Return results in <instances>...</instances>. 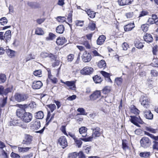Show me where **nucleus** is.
<instances>
[{
	"mask_svg": "<svg viewBox=\"0 0 158 158\" xmlns=\"http://www.w3.org/2000/svg\"><path fill=\"white\" fill-rule=\"evenodd\" d=\"M16 115L22 121L26 123L30 122L33 117L31 113L26 112L23 109H18L16 111Z\"/></svg>",
	"mask_w": 158,
	"mask_h": 158,
	"instance_id": "f257e3e1",
	"label": "nucleus"
},
{
	"mask_svg": "<svg viewBox=\"0 0 158 158\" xmlns=\"http://www.w3.org/2000/svg\"><path fill=\"white\" fill-rule=\"evenodd\" d=\"M93 130V134L92 136L87 138H83L81 139L85 142L91 141L93 137L95 138L99 137L101 135L100 129L99 127H97L94 129L92 128Z\"/></svg>",
	"mask_w": 158,
	"mask_h": 158,
	"instance_id": "f03ea898",
	"label": "nucleus"
},
{
	"mask_svg": "<svg viewBox=\"0 0 158 158\" xmlns=\"http://www.w3.org/2000/svg\"><path fill=\"white\" fill-rule=\"evenodd\" d=\"M141 146L144 148H147L151 144V141L149 138L144 137H142L140 140Z\"/></svg>",
	"mask_w": 158,
	"mask_h": 158,
	"instance_id": "7ed1b4c3",
	"label": "nucleus"
},
{
	"mask_svg": "<svg viewBox=\"0 0 158 158\" xmlns=\"http://www.w3.org/2000/svg\"><path fill=\"white\" fill-rule=\"evenodd\" d=\"M130 117L131 119L130 120L131 122L138 127H140L139 123L141 124H143L144 123V122L142 120L139 116H131Z\"/></svg>",
	"mask_w": 158,
	"mask_h": 158,
	"instance_id": "20e7f679",
	"label": "nucleus"
},
{
	"mask_svg": "<svg viewBox=\"0 0 158 158\" xmlns=\"http://www.w3.org/2000/svg\"><path fill=\"white\" fill-rule=\"evenodd\" d=\"M11 37V31L10 30L6 31L4 35V32H0V39L6 42L9 41Z\"/></svg>",
	"mask_w": 158,
	"mask_h": 158,
	"instance_id": "39448f33",
	"label": "nucleus"
},
{
	"mask_svg": "<svg viewBox=\"0 0 158 158\" xmlns=\"http://www.w3.org/2000/svg\"><path fill=\"white\" fill-rule=\"evenodd\" d=\"M141 104L146 108H148L150 103V99L146 96H142L140 99Z\"/></svg>",
	"mask_w": 158,
	"mask_h": 158,
	"instance_id": "423d86ee",
	"label": "nucleus"
},
{
	"mask_svg": "<svg viewBox=\"0 0 158 158\" xmlns=\"http://www.w3.org/2000/svg\"><path fill=\"white\" fill-rule=\"evenodd\" d=\"M28 97L27 94L16 93L14 95V98L16 101L20 102L25 101Z\"/></svg>",
	"mask_w": 158,
	"mask_h": 158,
	"instance_id": "0eeeda50",
	"label": "nucleus"
},
{
	"mask_svg": "<svg viewBox=\"0 0 158 158\" xmlns=\"http://www.w3.org/2000/svg\"><path fill=\"white\" fill-rule=\"evenodd\" d=\"M94 71V69L91 67H85L80 70V73L82 75H89Z\"/></svg>",
	"mask_w": 158,
	"mask_h": 158,
	"instance_id": "6e6552de",
	"label": "nucleus"
},
{
	"mask_svg": "<svg viewBox=\"0 0 158 158\" xmlns=\"http://www.w3.org/2000/svg\"><path fill=\"white\" fill-rule=\"evenodd\" d=\"M61 82L66 85L67 86L69 87V89L72 90H75L76 89L75 82L73 81H64L61 80Z\"/></svg>",
	"mask_w": 158,
	"mask_h": 158,
	"instance_id": "1a4fd4ad",
	"label": "nucleus"
},
{
	"mask_svg": "<svg viewBox=\"0 0 158 158\" xmlns=\"http://www.w3.org/2000/svg\"><path fill=\"white\" fill-rule=\"evenodd\" d=\"M91 58V54L87 53L86 51H85L84 52L82 57L83 61L85 62H89L90 61Z\"/></svg>",
	"mask_w": 158,
	"mask_h": 158,
	"instance_id": "9d476101",
	"label": "nucleus"
},
{
	"mask_svg": "<svg viewBox=\"0 0 158 158\" xmlns=\"http://www.w3.org/2000/svg\"><path fill=\"white\" fill-rule=\"evenodd\" d=\"M58 142L63 148L67 146V142L66 138L64 136H61Z\"/></svg>",
	"mask_w": 158,
	"mask_h": 158,
	"instance_id": "9b49d317",
	"label": "nucleus"
},
{
	"mask_svg": "<svg viewBox=\"0 0 158 158\" xmlns=\"http://www.w3.org/2000/svg\"><path fill=\"white\" fill-rule=\"evenodd\" d=\"M101 96V92L100 91L96 90L94 92L89 96L91 100H96L97 98H99Z\"/></svg>",
	"mask_w": 158,
	"mask_h": 158,
	"instance_id": "f8f14e48",
	"label": "nucleus"
},
{
	"mask_svg": "<svg viewBox=\"0 0 158 158\" xmlns=\"http://www.w3.org/2000/svg\"><path fill=\"white\" fill-rule=\"evenodd\" d=\"M31 125L33 129L36 130L40 127V122L38 120L36 119L31 123Z\"/></svg>",
	"mask_w": 158,
	"mask_h": 158,
	"instance_id": "ddd939ff",
	"label": "nucleus"
},
{
	"mask_svg": "<svg viewBox=\"0 0 158 158\" xmlns=\"http://www.w3.org/2000/svg\"><path fill=\"white\" fill-rule=\"evenodd\" d=\"M143 116L147 119L152 120L153 118V115L149 110H146L143 111Z\"/></svg>",
	"mask_w": 158,
	"mask_h": 158,
	"instance_id": "4468645a",
	"label": "nucleus"
},
{
	"mask_svg": "<svg viewBox=\"0 0 158 158\" xmlns=\"http://www.w3.org/2000/svg\"><path fill=\"white\" fill-rule=\"evenodd\" d=\"M40 56L43 58L49 57L51 59L55 60L56 59L55 56L51 53L42 52L40 54Z\"/></svg>",
	"mask_w": 158,
	"mask_h": 158,
	"instance_id": "2eb2a0df",
	"label": "nucleus"
},
{
	"mask_svg": "<svg viewBox=\"0 0 158 158\" xmlns=\"http://www.w3.org/2000/svg\"><path fill=\"white\" fill-rule=\"evenodd\" d=\"M133 1V0H118V2L119 5L124 6L131 4Z\"/></svg>",
	"mask_w": 158,
	"mask_h": 158,
	"instance_id": "dca6fc26",
	"label": "nucleus"
},
{
	"mask_svg": "<svg viewBox=\"0 0 158 158\" xmlns=\"http://www.w3.org/2000/svg\"><path fill=\"white\" fill-rule=\"evenodd\" d=\"M43 84L40 81H34L33 82L32 87L34 89H39L42 86Z\"/></svg>",
	"mask_w": 158,
	"mask_h": 158,
	"instance_id": "f3484780",
	"label": "nucleus"
},
{
	"mask_svg": "<svg viewBox=\"0 0 158 158\" xmlns=\"http://www.w3.org/2000/svg\"><path fill=\"white\" fill-rule=\"evenodd\" d=\"M27 5L29 6L33 9L39 8L40 7V3L37 2H28Z\"/></svg>",
	"mask_w": 158,
	"mask_h": 158,
	"instance_id": "a211bd4d",
	"label": "nucleus"
},
{
	"mask_svg": "<svg viewBox=\"0 0 158 158\" xmlns=\"http://www.w3.org/2000/svg\"><path fill=\"white\" fill-rule=\"evenodd\" d=\"M145 41L147 43L152 42L153 40L152 36L150 34L146 33L143 36Z\"/></svg>",
	"mask_w": 158,
	"mask_h": 158,
	"instance_id": "6ab92c4d",
	"label": "nucleus"
},
{
	"mask_svg": "<svg viewBox=\"0 0 158 158\" xmlns=\"http://www.w3.org/2000/svg\"><path fill=\"white\" fill-rule=\"evenodd\" d=\"M134 27V24L133 23H129L125 25L124 27V28L125 31H128L131 30Z\"/></svg>",
	"mask_w": 158,
	"mask_h": 158,
	"instance_id": "aec40b11",
	"label": "nucleus"
},
{
	"mask_svg": "<svg viewBox=\"0 0 158 158\" xmlns=\"http://www.w3.org/2000/svg\"><path fill=\"white\" fill-rule=\"evenodd\" d=\"M32 140V136L29 135H27L25 137V139L23 141L22 143L26 145L31 144Z\"/></svg>",
	"mask_w": 158,
	"mask_h": 158,
	"instance_id": "412c9836",
	"label": "nucleus"
},
{
	"mask_svg": "<svg viewBox=\"0 0 158 158\" xmlns=\"http://www.w3.org/2000/svg\"><path fill=\"white\" fill-rule=\"evenodd\" d=\"M9 125L11 126H17L20 127L22 126V125L20 121L16 120H12L10 121Z\"/></svg>",
	"mask_w": 158,
	"mask_h": 158,
	"instance_id": "4be33fe9",
	"label": "nucleus"
},
{
	"mask_svg": "<svg viewBox=\"0 0 158 158\" xmlns=\"http://www.w3.org/2000/svg\"><path fill=\"white\" fill-rule=\"evenodd\" d=\"M6 52L8 56L10 58H12L15 56L16 52L10 49L6 50Z\"/></svg>",
	"mask_w": 158,
	"mask_h": 158,
	"instance_id": "5701e85b",
	"label": "nucleus"
},
{
	"mask_svg": "<svg viewBox=\"0 0 158 158\" xmlns=\"http://www.w3.org/2000/svg\"><path fill=\"white\" fill-rule=\"evenodd\" d=\"M87 130V128L85 127H81L79 129V133L81 135H82V137H85L86 136Z\"/></svg>",
	"mask_w": 158,
	"mask_h": 158,
	"instance_id": "b1692460",
	"label": "nucleus"
},
{
	"mask_svg": "<svg viewBox=\"0 0 158 158\" xmlns=\"http://www.w3.org/2000/svg\"><path fill=\"white\" fill-rule=\"evenodd\" d=\"M66 40L64 37H59L56 40V43L58 45H62L66 43Z\"/></svg>",
	"mask_w": 158,
	"mask_h": 158,
	"instance_id": "393cba45",
	"label": "nucleus"
},
{
	"mask_svg": "<svg viewBox=\"0 0 158 158\" xmlns=\"http://www.w3.org/2000/svg\"><path fill=\"white\" fill-rule=\"evenodd\" d=\"M85 11L90 18H94L95 17L96 13L94 11L89 9H86Z\"/></svg>",
	"mask_w": 158,
	"mask_h": 158,
	"instance_id": "a878e982",
	"label": "nucleus"
},
{
	"mask_svg": "<svg viewBox=\"0 0 158 158\" xmlns=\"http://www.w3.org/2000/svg\"><path fill=\"white\" fill-rule=\"evenodd\" d=\"M31 149V147H18V152L20 153H24L29 151V150Z\"/></svg>",
	"mask_w": 158,
	"mask_h": 158,
	"instance_id": "bb28decb",
	"label": "nucleus"
},
{
	"mask_svg": "<svg viewBox=\"0 0 158 158\" xmlns=\"http://www.w3.org/2000/svg\"><path fill=\"white\" fill-rule=\"evenodd\" d=\"M106 37L103 35L100 36L97 40V44L98 45H102L104 42Z\"/></svg>",
	"mask_w": 158,
	"mask_h": 158,
	"instance_id": "cd10ccee",
	"label": "nucleus"
},
{
	"mask_svg": "<svg viewBox=\"0 0 158 158\" xmlns=\"http://www.w3.org/2000/svg\"><path fill=\"white\" fill-rule=\"evenodd\" d=\"M64 29V26L62 25H60L57 26L56 29V31L57 33L59 34L63 33Z\"/></svg>",
	"mask_w": 158,
	"mask_h": 158,
	"instance_id": "c85d7f7f",
	"label": "nucleus"
},
{
	"mask_svg": "<svg viewBox=\"0 0 158 158\" xmlns=\"http://www.w3.org/2000/svg\"><path fill=\"white\" fill-rule=\"evenodd\" d=\"M96 28L95 24L94 22L91 21L89 24L87 29L90 30L91 31H94Z\"/></svg>",
	"mask_w": 158,
	"mask_h": 158,
	"instance_id": "c756f323",
	"label": "nucleus"
},
{
	"mask_svg": "<svg viewBox=\"0 0 158 158\" xmlns=\"http://www.w3.org/2000/svg\"><path fill=\"white\" fill-rule=\"evenodd\" d=\"M98 66L100 68L105 69L106 66V63L104 60H101L98 63Z\"/></svg>",
	"mask_w": 158,
	"mask_h": 158,
	"instance_id": "7c9ffc66",
	"label": "nucleus"
},
{
	"mask_svg": "<svg viewBox=\"0 0 158 158\" xmlns=\"http://www.w3.org/2000/svg\"><path fill=\"white\" fill-rule=\"evenodd\" d=\"M85 36H84L81 38V40L84 41L82 42V44L85 45L86 48L90 49L91 48V46L87 41H84V39L85 38Z\"/></svg>",
	"mask_w": 158,
	"mask_h": 158,
	"instance_id": "2f4dec72",
	"label": "nucleus"
},
{
	"mask_svg": "<svg viewBox=\"0 0 158 158\" xmlns=\"http://www.w3.org/2000/svg\"><path fill=\"white\" fill-rule=\"evenodd\" d=\"M35 117L37 119H41L44 117L43 112L42 111H39L35 114Z\"/></svg>",
	"mask_w": 158,
	"mask_h": 158,
	"instance_id": "473e14b6",
	"label": "nucleus"
},
{
	"mask_svg": "<svg viewBox=\"0 0 158 158\" xmlns=\"http://www.w3.org/2000/svg\"><path fill=\"white\" fill-rule=\"evenodd\" d=\"M93 79L94 82L96 83H100L102 80V78L100 76L98 75L93 77Z\"/></svg>",
	"mask_w": 158,
	"mask_h": 158,
	"instance_id": "72a5a7b5",
	"label": "nucleus"
},
{
	"mask_svg": "<svg viewBox=\"0 0 158 158\" xmlns=\"http://www.w3.org/2000/svg\"><path fill=\"white\" fill-rule=\"evenodd\" d=\"M77 111L80 113V114H78L77 115H86L87 113L85 112V109L82 108H79L77 110Z\"/></svg>",
	"mask_w": 158,
	"mask_h": 158,
	"instance_id": "f704fd0d",
	"label": "nucleus"
},
{
	"mask_svg": "<svg viewBox=\"0 0 158 158\" xmlns=\"http://www.w3.org/2000/svg\"><path fill=\"white\" fill-rule=\"evenodd\" d=\"M150 152H141L139 154V156L142 157L147 158L150 156Z\"/></svg>",
	"mask_w": 158,
	"mask_h": 158,
	"instance_id": "c9c22d12",
	"label": "nucleus"
},
{
	"mask_svg": "<svg viewBox=\"0 0 158 158\" xmlns=\"http://www.w3.org/2000/svg\"><path fill=\"white\" fill-rule=\"evenodd\" d=\"M35 33L37 35H42L44 34V32L42 28L38 27L36 29Z\"/></svg>",
	"mask_w": 158,
	"mask_h": 158,
	"instance_id": "e433bc0d",
	"label": "nucleus"
},
{
	"mask_svg": "<svg viewBox=\"0 0 158 158\" xmlns=\"http://www.w3.org/2000/svg\"><path fill=\"white\" fill-rule=\"evenodd\" d=\"M125 16L128 19H132L135 17L133 12L127 13L125 14Z\"/></svg>",
	"mask_w": 158,
	"mask_h": 158,
	"instance_id": "4c0bfd02",
	"label": "nucleus"
},
{
	"mask_svg": "<svg viewBox=\"0 0 158 158\" xmlns=\"http://www.w3.org/2000/svg\"><path fill=\"white\" fill-rule=\"evenodd\" d=\"M56 37V36L53 33L50 32L48 36L46 38V39L47 40H52L55 39Z\"/></svg>",
	"mask_w": 158,
	"mask_h": 158,
	"instance_id": "58836bf2",
	"label": "nucleus"
},
{
	"mask_svg": "<svg viewBox=\"0 0 158 158\" xmlns=\"http://www.w3.org/2000/svg\"><path fill=\"white\" fill-rule=\"evenodd\" d=\"M7 97L3 98L0 99V106L3 107L5 106L6 103Z\"/></svg>",
	"mask_w": 158,
	"mask_h": 158,
	"instance_id": "ea45409f",
	"label": "nucleus"
},
{
	"mask_svg": "<svg viewBox=\"0 0 158 158\" xmlns=\"http://www.w3.org/2000/svg\"><path fill=\"white\" fill-rule=\"evenodd\" d=\"M100 73L104 77L107 78L109 81H111V80L110 77V76L109 73L102 71H101Z\"/></svg>",
	"mask_w": 158,
	"mask_h": 158,
	"instance_id": "a19ab883",
	"label": "nucleus"
},
{
	"mask_svg": "<svg viewBox=\"0 0 158 158\" xmlns=\"http://www.w3.org/2000/svg\"><path fill=\"white\" fill-rule=\"evenodd\" d=\"M0 156H1L2 158H7L8 157L7 153L3 149L1 150Z\"/></svg>",
	"mask_w": 158,
	"mask_h": 158,
	"instance_id": "79ce46f5",
	"label": "nucleus"
},
{
	"mask_svg": "<svg viewBox=\"0 0 158 158\" xmlns=\"http://www.w3.org/2000/svg\"><path fill=\"white\" fill-rule=\"evenodd\" d=\"M6 77L4 74H0V83H4L6 81Z\"/></svg>",
	"mask_w": 158,
	"mask_h": 158,
	"instance_id": "37998d69",
	"label": "nucleus"
},
{
	"mask_svg": "<svg viewBox=\"0 0 158 158\" xmlns=\"http://www.w3.org/2000/svg\"><path fill=\"white\" fill-rule=\"evenodd\" d=\"M81 138L80 139H77L76 138L74 139L75 143L77 144V145L78 146V148H80L82 144V142L81 141Z\"/></svg>",
	"mask_w": 158,
	"mask_h": 158,
	"instance_id": "c03bdc74",
	"label": "nucleus"
},
{
	"mask_svg": "<svg viewBox=\"0 0 158 158\" xmlns=\"http://www.w3.org/2000/svg\"><path fill=\"white\" fill-rule=\"evenodd\" d=\"M149 25L147 24H145L142 25L141 29L144 32H146L148 30Z\"/></svg>",
	"mask_w": 158,
	"mask_h": 158,
	"instance_id": "a18cd8bd",
	"label": "nucleus"
},
{
	"mask_svg": "<svg viewBox=\"0 0 158 158\" xmlns=\"http://www.w3.org/2000/svg\"><path fill=\"white\" fill-rule=\"evenodd\" d=\"M152 145V149L153 150L158 151V142L156 141H153Z\"/></svg>",
	"mask_w": 158,
	"mask_h": 158,
	"instance_id": "49530a36",
	"label": "nucleus"
},
{
	"mask_svg": "<svg viewBox=\"0 0 158 158\" xmlns=\"http://www.w3.org/2000/svg\"><path fill=\"white\" fill-rule=\"evenodd\" d=\"M7 20L6 18L3 17L0 19V23L2 25L6 24L7 23Z\"/></svg>",
	"mask_w": 158,
	"mask_h": 158,
	"instance_id": "de8ad7c7",
	"label": "nucleus"
},
{
	"mask_svg": "<svg viewBox=\"0 0 158 158\" xmlns=\"http://www.w3.org/2000/svg\"><path fill=\"white\" fill-rule=\"evenodd\" d=\"M56 19L59 22L62 23L65 22L66 19L64 17L58 16L56 17Z\"/></svg>",
	"mask_w": 158,
	"mask_h": 158,
	"instance_id": "09e8293b",
	"label": "nucleus"
},
{
	"mask_svg": "<svg viewBox=\"0 0 158 158\" xmlns=\"http://www.w3.org/2000/svg\"><path fill=\"white\" fill-rule=\"evenodd\" d=\"M122 79L120 77L116 78L115 79V82L118 85H121L122 82Z\"/></svg>",
	"mask_w": 158,
	"mask_h": 158,
	"instance_id": "8fccbe9b",
	"label": "nucleus"
},
{
	"mask_svg": "<svg viewBox=\"0 0 158 158\" xmlns=\"http://www.w3.org/2000/svg\"><path fill=\"white\" fill-rule=\"evenodd\" d=\"M151 65L154 67H158V59H153Z\"/></svg>",
	"mask_w": 158,
	"mask_h": 158,
	"instance_id": "3c124183",
	"label": "nucleus"
},
{
	"mask_svg": "<svg viewBox=\"0 0 158 158\" xmlns=\"http://www.w3.org/2000/svg\"><path fill=\"white\" fill-rule=\"evenodd\" d=\"M78 156V153L74 152L69 154L68 157L69 158H76Z\"/></svg>",
	"mask_w": 158,
	"mask_h": 158,
	"instance_id": "603ef678",
	"label": "nucleus"
},
{
	"mask_svg": "<svg viewBox=\"0 0 158 158\" xmlns=\"http://www.w3.org/2000/svg\"><path fill=\"white\" fill-rule=\"evenodd\" d=\"M47 106L50 109L51 112H52L56 108V106L54 104L48 105Z\"/></svg>",
	"mask_w": 158,
	"mask_h": 158,
	"instance_id": "864d4df0",
	"label": "nucleus"
},
{
	"mask_svg": "<svg viewBox=\"0 0 158 158\" xmlns=\"http://www.w3.org/2000/svg\"><path fill=\"white\" fill-rule=\"evenodd\" d=\"M110 87L109 86H106L103 89V92L104 94H106L110 91Z\"/></svg>",
	"mask_w": 158,
	"mask_h": 158,
	"instance_id": "5fc2aeb1",
	"label": "nucleus"
},
{
	"mask_svg": "<svg viewBox=\"0 0 158 158\" xmlns=\"http://www.w3.org/2000/svg\"><path fill=\"white\" fill-rule=\"evenodd\" d=\"M74 58V55L70 54L67 56V60L68 62H71L73 60Z\"/></svg>",
	"mask_w": 158,
	"mask_h": 158,
	"instance_id": "6e6d98bb",
	"label": "nucleus"
},
{
	"mask_svg": "<svg viewBox=\"0 0 158 158\" xmlns=\"http://www.w3.org/2000/svg\"><path fill=\"white\" fill-rule=\"evenodd\" d=\"M135 46L137 48L141 49L144 46L143 43L141 42H137L135 44Z\"/></svg>",
	"mask_w": 158,
	"mask_h": 158,
	"instance_id": "4d7b16f0",
	"label": "nucleus"
},
{
	"mask_svg": "<svg viewBox=\"0 0 158 158\" xmlns=\"http://www.w3.org/2000/svg\"><path fill=\"white\" fill-rule=\"evenodd\" d=\"M145 129L151 132L152 133H155L156 132V130L150 127H145Z\"/></svg>",
	"mask_w": 158,
	"mask_h": 158,
	"instance_id": "13d9d810",
	"label": "nucleus"
},
{
	"mask_svg": "<svg viewBox=\"0 0 158 158\" xmlns=\"http://www.w3.org/2000/svg\"><path fill=\"white\" fill-rule=\"evenodd\" d=\"M10 156L13 158H20V156L18 154L15 153L13 152H12L10 154Z\"/></svg>",
	"mask_w": 158,
	"mask_h": 158,
	"instance_id": "bf43d9fd",
	"label": "nucleus"
},
{
	"mask_svg": "<svg viewBox=\"0 0 158 158\" xmlns=\"http://www.w3.org/2000/svg\"><path fill=\"white\" fill-rule=\"evenodd\" d=\"M131 113L137 115L139 114V111L136 108H134L131 109Z\"/></svg>",
	"mask_w": 158,
	"mask_h": 158,
	"instance_id": "052dcab7",
	"label": "nucleus"
},
{
	"mask_svg": "<svg viewBox=\"0 0 158 158\" xmlns=\"http://www.w3.org/2000/svg\"><path fill=\"white\" fill-rule=\"evenodd\" d=\"M13 87L11 88H8L4 89V94L6 95L9 92H11L12 90Z\"/></svg>",
	"mask_w": 158,
	"mask_h": 158,
	"instance_id": "680f3d73",
	"label": "nucleus"
},
{
	"mask_svg": "<svg viewBox=\"0 0 158 158\" xmlns=\"http://www.w3.org/2000/svg\"><path fill=\"white\" fill-rule=\"evenodd\" d=\"M123 49L124 50H126L129 47V46L127 43L124 42L123 43L122 45Z\"/></svg>",
	"mask_w": 158,
	"mask_h": 158,
	"instance_id": "e2e57ef3",
	"label": "nucleus"
},
{
	"mask_svg": "<svg viewBox=\"0 0 158 158\" xmlns=\"http://www.w3.org/2000/svg\"><path fill=\"white\" fill-rule=\"evenodd\" d=\"M33 73L35 76L40 77L41 74V71L40 70H36Z\"/></svg>",
	"mask_w": 158,
	"mask_h": 158,
	"instance_id": "0e129e2a",
	"label": "nucleus"
},
{
	"mask_svg": "<svg viewBox=\"0 0 158 158\" xmlns=\"http://www.w3.org/2000/svg\"><path fill=\"white\" fill-rule=\"evenodd\" d=\"M35 59V56H32L31 54H29L26 58V61L27 62L30 60L33 59Z\"/></svg>",
	"mask_w": 158,
	"mask_h": 158,
	"instance_id": "69168bd1",
	"label": "nucleus"
},
{
	"mask_svg": "<svg viewBox=\"0 0 158 158\" xmlns=\"http://www.w3.org/2000/svg\"><path fill=\"white\" fill-rule=\"evenodd\" d=\"M151 74L152 77H155L157 76L158 72L156 70H152L151 71Z\"/></svg>",
	"mask_w": 158,
	"mask_h": 158,
	"instance_id": "338daca9",
	"label": "nucleus"
},
{
	"mask_svg": "<svg viewBox=\"0 0 158 158\" xmlns=\"http://www.w3.org/2000/svg\"><path fill=\"white\" fill-rule=\"evenodd\" d=\"M45 20V19L44 18H39L36 19V21L37 23L38 24H41L43 23L44 21Z\"/></svg>",
	"mask_w": 158,
	"mask_h": 158,
	"instance_id": "774afa93",
	"label": "nucleus"
}]
</instances>
